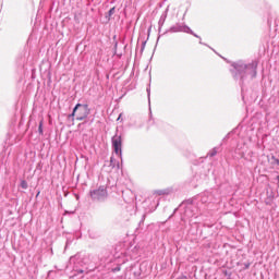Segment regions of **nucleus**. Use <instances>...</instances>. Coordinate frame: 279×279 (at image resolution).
Returning a JSON list of instances; mask_svg holds the SVG:
<instances>
[{
    "label": "nucleus",
    "mask_w": 279,
    "mask_h": 279,
    "mask_svg": "<svg viewBox=\"0 0 279 279\" xmlns=\"http://www.w3.org/2000/svg\"><path fill=\"white\" fill-rule=\"evenodd\" d=\"M146 93H147V97H148V101H149V99L151 97V88L147 87Z\"/></svg>",
    "instance_id": "nucleus-19"
},
{
    "label": "nucleus",
    "mask_w": 279,
    "mask_h": 279,
    "mask_svg": "<svg viewBox=\"0 0 279 279\" xmlns=\"http://www.w3.org/2000/svg\"><path fill=\"white\" fill-rule=\"evenodd\" d=\"M199 45H205L206 47H208V45H206V44H204V43H202V41H199Z\"/></svg>",
    "instance_id": "nucleus-28"
},
{
    "label": "nucleus",
    "mask_w": 279,
    "mask_h": 279,
    "mask_svg": "<svg viewBox=\"0 0 279 279\" xmlns=\"http://www.w3.org/2000/svg\"><path fill=\"white\" fill-rule=\"evenodd\" d=\"M70 265H73L74 278H84V275L88 274V267H86V260L82 253H77L70 257Z\"/></svg>",
    "instance_id": "nucleus-3"
},
{
    "label": "nucleus",
    "mask_w": 279,
    "mask_h": 279,
    "mask_svg": "<svg viewBox=\"0 0 279 279\" xmlns=\"http://www.w3.org/2000/svg\"><path fill=\"white\" fill-rule=\"evenodd\" d=\"M159 39H160V36L158 37L157 43H158Z\"/></svg>",
    "instance_id": "nucleus-31"
},
{
    "label": "nucleus",
    "mask_w": 279,
    "mask_h": 279,
    "mask_svg": "<svg viewBox=\"0 0 279 279\" xmlns=\"http://www.w3.org/2000/svg\"><path fill=\"white\" fill-rule=\"evenodd\" d=\"M117 8L112 7L108 13L106 14L105 19H107V21H110V19L112 17V15L114 14Z\"/></svg>",
    "instance_id": "nucleus-13"
},
{
    "label": "nucleus",
    "mask_w": 279,
    "mask_h": 279,
    "mask_svg": "<svg viewBox=\"0 0 279 279\" xmlns=\"http://www.w3.org/2000/svg\"><path fill=\"white\" fill-rule=\"evenodd\" d=\"M178 210H182V208H180V207L175 208V209L173 210V214H172L170 217H173V216H174V214H177V213H178Z\"/></svg>",
    "instance_id": "nucleus-23"
},
{
    "label": "nucleus",
    "mask_w": 279,
    "mask_h": 279,
    "mask_svg": "<svg viewBox=\"0 0 279 279\" xmlns=\"http://www.w3.org/2000/svg\"><path fill=\"white\" fill-rule=\"evenodd\" d=\"M177 279H189V277H186L185 275H181Z\"/></svg>",
    "instance_id": "nucleus-25"
},
{
    "label": "nucleus",
    "mask_w": 279,
    "mask_h": 279,
    "mask_svg": "<svg viewBox=\"0 0 279 279\" xmlns=\"http://www.w3.org/2000/svg\"><path fill=\"white\" fill-rule=\"evenodd\" d=\"M89 196L93 199V202H105L106 197H108V190H106V186L100 185L96 190H90Z\"/></svg>",
    "instance_id": "nucleus-7"
},
{
    "label": "nucleus",
    "mask_w": 279,
    "mask_h": 279,
    "mask_svg": "<svg viewBox=\"0 0 279 279\" xmlns=\"http://www.w3.org/2000/svg\"><path fill=\"white\" fill-rule=\"evenodd\" d=\"M179 208H184V213L181 216V221L186 222L189 220L190 225L193 226L195 223H199V206L197 205V201H193V198L183 202Z\"/></svg>",
    "instance_id": "nucleus-2"
},
{
    "label": "nucleus",
    "mask_w": 279,
    "mask_h": 279,
    "mask_svg": "<svg viewBox=\"0 0 279 279\" xmlns=\"http://www.w3.org/2000/svg\"><path fill=\"white\" fill-rule=\"evenodd\" d=\"M272 160L276 162V165H278V166H279V159H278V158H276V156H272Z\"/></svg>",
    "instance_id": "nucleus-24"
},
{
    "label": "nucleus",
    "mask_w": 279,
    "mask_h": 279,
    "mask_svg": "<svg viewBox=\"0 0 279 279\" xmlns=\"http://www.w3.org/2000/svg\"><path fill=\"white\" fill-rule=\"evenodd\" d=\"M182 32L183 34H193V29L184 23H177L167 29L163 34H178Z\"/></svg>",
    "instance_id": "nucleus-8"
},
{
    "label": "nucleus",
    "mask_w": 279,
    "mask_h": 279,
    "mask_svg": "<svg viewBox=\"0 0 279 279\" xmlns=\"http://www.w3.org/2000/svg\"><path fill=\"white\" fill-rule=\"evenodd\" d=\"M118 45H119L118 43L114 44V49H117Z\"/></svg>",
    "instance_id": "nucleus-29"
},
{
    "label": "nucleus",
    "mask_w": 279,
    "mask_h": 279,
    "mask_svg": "<svg viewBox=\"0 0 279 279\" xmlns=\"http://www.w3.org/2000/svg\"><path fill=\"white\" fill-rule=\"evenodd\" d=\"M40 195V192L37 193L36 197H38Z\"/></svg>",
    "instance_id": "nucleus-30"
},
{
    "label": "nucleus",
    "mask_w": 279,
    "mask_h": 279,
    "mask_svg": "<svg viewBox=\"0 0 279 279\" xmlns=\"http://www.w3.org/2000/svg\"><path fill=\"white\" fill-rule=\"evenodd\" d=\"M268 27H271V20H268Z\"/></svg>",
    "instance_id": "nucleus-27"
},
{
    "label": "nucleus",
    "mask_w": 279,
    "mask_h": 279,
    "mask_svg": "<svg viewBox=\"0 0 279 279\" xmlns=\"http://www.w3.org/2000/svg\"><path fill=\"white\" fill-rule=\"evenodd\" d=\"M75 114L76 121H84L88 119V114H90V107H88V104L77 102L72 109V112L68 116V119L75 121Z\"/></svg>",
    "instance_id": "nucleus-4"
},
{
    "label": "nucleus",
    "mask_w": 279,
    "mask_h": 279,
    "mask_svg": "<svg viewBox=\"0 0 279 279\" xmlns=\"http://www.w3.org/2000/svg\"><path fill=\"white\" fill-rule=\"evenodd\" d=\"M219 148L218 147H214L211 150L208 151L207 156L209 158H215V156L218 154Z\"/></svg>",
    "instance_id": "nucleus-12"
},
{
    "label": "nucleus",
    "mask_w": 279,
    "mask_h": 279,
    "mask_svg": "<svg viewBox=\"0 0 279 279\" xmlns=\"http://www.w3.org/2000/svg\"><path fill=\"white\" fill-rule=\"evenodd\" d=\"M236 129H233L231 132H229L226 137L223 138V141H228V138H230V136H232L233 134H236Z\"/></svg>",
    "instance_id": "nucleus-16"
},
{
    "label": "nucleus",
    "mask_w": 279,
    "mask_h": 279,
    "mask_svg": "<svg viewBox=\"0 0 279 279\" xmlns=\"http://www.w3.org/2000/svg\"><path fill=\"white\" fill-rule=\"evenodd\" d=\"M113 274H117L118 271H121V265L116 266L114 268H112L111 270Z\"/></svg>",
    "instance_id": "nucleus-17"
},
{
    "label": "nucleus",
    "mask_w": 279,
    "mask_h": 279,
    "mask_svg": "<svg viewBox=\"0 0 279 279\" xmlns=\"http://www.w3.org/2000/svg\"><path fill=\"white\" fill-rule=\"evenodd\" d=\"M121 117H123V113H120L117 121H121Z\"/></svg>",
    "instance_id": "nucleus-26"
},
{
    "label": "nucleus",
    "mask_w": 279,
    "mask_h": 279,
    "mask_svg": "<svg viewBox=\"0 0 279 279\" xmlns=\"http://www.w3.org/2000/svg\"><path fill=\"white\" fill-rule=\"evenodd\" d=\"M143 219H145V215L143 216Z\"/></svg>",
    "instance_id": "nucleus-33"
},
{
    "label": "nucleus",
    "mask_w": 279,
    "mask_h": 279,
    "mask_svg": "<svg viewBox=\"0 0 279 279\" xmlns=\"http://www.w3.org/2000/svg\"><path fill=\"white\" fill-rule=\"evenodd\" d=\"M178 210H182V208H180V207L175 208V209L173 210V214H172L170 217H173V216H174V214H177V213H178Z\"/></svg>",
    "instance_id": "nucleus-21"
},
{
    "label": "nucleus",
    "mask_w": 279,
    "mask_h": 279,
    "mask_svg": "<svg viewBox=\"0 0 279 279\" xmlns=\"http://www.w3.org/2000/svg\"><path fill=\"white\" fill-rule=\"evenodd\" d=\"M193 201H196V204L199 206V203L202 204H215L217 202V196L214 194V192L205 191L197 195L195 198H192Z\"/></svg>",
    "instance_id": "nucleus-6"
},
{
    "label": "nucleus",
    "mask_w": 279,
    "mask_h": 279,
    "mask_svg": "<svg viewBox=\"0 0 279 279\" xmlns=\"http://www.w3.org/2000/svg\"><path fill=\"white\" fill-rule=\"evenodd\" d=\"M43 125H44V121L40 120L39 121V125H38V134H39V136H43L45 134Z\"/></svg>",
    "instance_id": "nucleus-14"
},
{
    "label": "nucleus",
    "mask_w": 279,
    "mask_h": 279,
    "mask_svg": "<svg viewBox=\"0 0 279 279\" xmlns=\"http://www.w3.org/2000/svg\"><path fill=\"white\" fill-rule=\"evenodd\" d=\"M21 189H23L24 191H27V189L29 187V185L27 184L26 180H21L20 183Z\"/></svg>",
    "instance_id": "nucleus-15"
},
{
    "label": "nucleus",
    "mask_w": 279,
    "mask_h": 279,
    "mask_svg": "<svg viewBox=\"0 0 279 279\" xmlns=\"http://www.w3.org/2000/svg\"><path fill=\"white\" fill-rule=\"evenodd\" d=\"M111 147L113 154L123 161V135L119 134V128L116 129V133L111 137Z\"/></svg>",
    "instance_id": "nucleus-5"
},
{
    "label": "nucleus",
    "mask_w": 279,
    "mask_h": 279,
    "mask_svg": "<svg viewBox=\"0 0 279 279\" xmlns=\"http://www.w3.org/2000/svg\"><path fill=\"white\" fill-rule=\"evenodd\" d=\"M191 34V36H194V38H198L199 40H202V37L197 34H195V32L192 31V33H187Z\"/></svg>",
    "instance_id": "nucleus-18"
},
{
    "label": "nucleus",
    "mask_w": 279,
    "mask_h": 279,
    "mask_svg": "<svg viewBox=\"0 0 279 279\" xmlns=\"http://www.w3.org/2000/svg\"><path fill=\"white\" fill-rule=\"evenodd\" d=\"M168 14H169V7L162 12V14H161V16L158 21V27H159L158 31H159V33L162 32V27L165 25V22L167 21Z\"/></svg>",
    "instance_id": "nucleus-9"
},
{
    "label": "nucleus",
    "mask_w": 279,
    "mask_h": 279,
    "mask_svg": "<svg viewBox=\"0 0 279 279\" xmlns=\"http://www.w3.org/2000/svg\"><path fill=\"white\" fill-rule=\"evenodd\" d=\"M109 167L110 169H121V163H119V161H117V159H114V156L110 157V161H109Z\"/></svg>",
    "instance_id": "nucleus-11"
},
{
    "label": "nucleus",
    "mask_w": 279,
    "mask_h": 279,
    "mask_svg": "<svg viewBox=\"0 0 279 279\" xmlns=\"http://www.w3.org/2000/svg\"><path fill=\"white\" fill-rule=\"evenodd\" d=\"M238 136H241V133H239Z\"/></svg>",
    "instance_id": "nucleus-32"
},
{
    "label": "nucleus",
    "mask_w": 279,
    "mask_h": 279,
    "mask_svg": "<svg viewBox=\"0 0 279 279\" xmlns=\"http://www.w3.org/2000/svg\"><path fill=\"white\" fill-rule=\"evenodd\" d=\"M178 210H182V208H180V207L175 208V209L173 210V214H172L170 217H173V216H174V214H177V213H178Z\"/></svg>",
    "instance_id": "nucleus-22"
},
{
    "label": "nucleus",
    "mask_w": 279,
    "mask_h": 279,
    "mask_svg": "<svg viewBox=\"0 0 279 279\" xmlns=\"http://www.w3.org/2000/svg\"><path fill=\"white\" fill-rule=\"evenodd\" d=\"M231 75L235 82H239L242 92L258 75V61L256 60L248 63L243 60L235 61L231 63Z\"/></svg>",
    "instance_id": "nucleus-1"
},
{
    "label": "nucleus",
    "mask_w": 279,
    "mask_h": 279,
    "mask_svg": "<svg viewBox=\"0 0 279 279\" xmlns=\"http://www.w3.org/2000/svg\"><path fill=\"white\" fill-rule=\"evenodd\" d=\"M145 45H147V41L142 43L141 53H143V51H145Z\"/></svg>",
    "instance_id": "nucleus-20"
},
{
    "label": "nucleus",
    "mask_w": 279,
    "mask_h": 279,
    "mask_svg": "<svg viewBox=\"0 0 279 279\" xmlns=\"http://www.w3.org/2000/svg\"><path fill=\"white\" fill-rule=\"evenodd\" d=\"M173 193H175V190L172 187V186H170V187H166V189H163V190H156L155 192H154V195H173Z\"/></svg>",
    "instance_id": "nucleus-10"
}]
</instances>
